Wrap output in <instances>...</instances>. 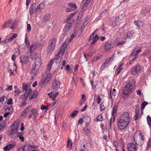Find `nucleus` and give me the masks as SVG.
<instances>
[{"label":"nucleus","mask_w":151,"mask_h":151,"mask_svg":"<svg viewBox=\"0 0 151 151\" xmlns=\"http://www.w3.org/2000/svg\"><path fill=\"white\" fill-rule=\"evenodd\" d=\"M31 106L30 105H29L26 107L24 110V111L26 112L27 113L29 112V111L31 109Z\"/></svg>","instance_id":"nucleus-46"},{"label":"nucleus","mask_w":151,"mask_h":151,"mask_svg":"<svg viewBox=\"0 0 151 151\" xmlns=\"http://www.w3.org/2000/svg\"><path fill=\"white\" fill-rule=\"evenodd\" d=\"M130 121L129 113L127 112H123L118 118V125L119 129H125L129 123Z\"/></svg>","instance_id":"nucleus-1"},{"label":"nucleus","mask_w":151,"mask_h":151,"mask_svg":"<svg viewBox=\"0 0 151 151\" xmlns=\"http://www.w3.org/2000/svg\"><path fill=\"white\" fill-rule=\"evenodd\" d=\"M36 9V4L35 3H33L31 5L29 10L30 13L31 14H33L35 12V9Z\"/></svg>","instance_id":"nucleus-22"},{"label":"nucleus","mask_w":151,"mask_h":151,"mask_svg":"<svg viewBox=\"0 0 151 151\" xmlns=\"http://www.w3.org/2000/svg\"><path fill=\"white\" fill-rule=\"evenodd\" d=\"M99 38H89L88 42H91V45L94 44L98 40Z\"/></svg>","instance_id":"nucleus-32"},{"label":"nucleus","mask_w":151,"mask_h":151,"mask_svg":"<svg viewBox=\"0 0 151 151\" xmlns=\"http://www.w3.org/2000/svg\"><path fill=\"white\" fill-rule=\"evenodd\" d=\"M151 147V138H150L148 140L147 142V150L148 148Z\"/></svg>","instance_id":"nucleus-48"},{"label":"nucleus","mask_w":151,"mask_h":151,"mask_svg":"<svg viewBox=\"0 0 151 151\" xmlns=\"http://www.w3.org/2000/svg\"><path fill=\"white\" fill-rule=\"evenodd\" d=\"M72 71V68L69 65H67V72L70 73Z\"/></svg>","instance_id":"nucleus-47"},{"label":"nucleus","mask_w":151,"mask_h":151,"mask_svg":"<svg viewBox=\"0 0 151 151\" xmlns=\"http://www.w3.org/2000/svg\"><path fill=\"white\" fill-rule=\"evenodd\" d=\"M56 41L57 40L56 38H52L50 40L49 44L56 46Z\"/></svg>","instance_id":"nucleus-31"},{"label":"nucleus","mask_w":151,"mask_h":151,"mask_svg":"<svg viewBox=\"0 0 151 151\" xmlns=\"http://www.w3.org/2000/svg\"><path fill=\"white\" fill-rule=\"evenodd\" d=\"M45 7L44 4L43 3H41L39 4L35 9V11L36 13L41 12L42 10Z\"/></svg>","instance_id":"nucleus-12"},{"label":"nucleus","mask_w":151,"mask_h":151,"mask_svg":"<svg viewBox=\"0 0 151 151\" xmlns=\"http://www.w3.org/2000/svg\"><path fill=\"white\" fill-rule=\"evenodd\" d=\"M70 15L68 16L67 19V29H68V30H69L72 27V24L73 20L72 18H71Z\"/></svg>","instance_id":"nucleus-13"},{"label":"nucleus","mask_w":151,"mask_h":151,"mask_svg":"<svg viewBox=\"0 0 151 151\" xmlns=\"http://www.w3.org/2000/svg\"><path fill=\"white\" fill-rule=\"evenodd\" d=\"M55 46L49 44L47 52L48 53H51L55 49Z\"/></svg>","instance_id":"nucleus-17"},{"label":"nucleus","mask_w":151,"mask_h":151,"mask_svg":"<svg viewBox=\"0 0 151 151\" xmlns=\"http://www.w3.org/2000/svg\"><path fill=\"white\" fill-rule=\"evenodd\" d=\"M13 40V38H8V39H6L4 40V41L3 40L2 41V42H3L4 43H5L6 44L11 42Z\"/></svg>","instance_id":"nucleus-45"},{"label":"nucleus","mask_w":151,"mask_h":151,"mask_svg":"<svg viewBox=\"0 0 151 151\" xmlns=\"http://www.w3.org/2000/svg\"><path fill=\"white\" fill-rule=\"evenodd\" d=\"M79 112V111L78 110H75L73 111L71 114V117L72 118L74 117L78 114Z\"/></svg>","instance_id":"nucleus-36"},{"label":"nucleus","mask_w":151,"mask_h":151,"mask_svg":"<svg viewBox=\"0 0 151 151\" xmlns=\"http://www.w3.org/2000/svg\"><path fill=\"white\" fill-rule=\"evenodd\" d=\"M117 20L116 18L113 17L111 19L110 22V24L112 26H115L117 24Z\"/></svg>","instance_id":"nucleus-19"},{"label":"nucleus","mask_w":151,"mask_h":151,"mask_svg":"<svg viewBox=\"0 0 151 151\" xmlns=\"http://www.w3.org/2000/svg\"><path fill=\"white\" fill-rule=\"evenodd\" d=\"M20 59L22 64L27 63L29 60V57L27 56H24L23 58H20Z\"/></svg>","instance_id":"nucleus-18"},{"label":"nucleus","mask_w":151,"mask_h":151,"mask_svg":"<svg viewBox=\"0 0 151 151\" xmlns=\"http://www.w3.org/2000/svg\"><path fill=\"white\" fill-rule=\"evenodd\" d=\"M58 92H56L55 94H53V98L52 99V101H55V98L58 94Z\"/></svg>","instance_id":"nucleus-59"},{"label":"nucleus","mask_w":151,"mask_h":151,"mask_svg":"<svg viewBox=\"0 0 151 151\" xmlns=\"http://www.w3.org/2000/svg\"><path fill=\"white\" fill-rule=\"evenodd\" d=\"M114 56H113L111 58H109L108 60H106L104 63V64L106 65L109 63L110 62H111L112 61H113V57Z\"/></svg>","instance_id":"nucleus-38"},{"label":"nucleus","mask_w":151,"mask_h":151,"mask_svg":"<svg viewBox=\"0 0 151 151\" xmlns=\"http://www.w3.org/2000/svg\"><path fill=\"white\" fill-rule=\"evenodd\" d=\"M30 148L27 144L26 145L23 146L22 148H19L18 150V151H30Z\"/></svg>","instance_id":"nucleus-15"},{"label":"nucleus","mask_w":151,"mask_h":151,"mask_svg":"<svg viewBox=\"0 0 151 151\" xmlns=\"http://www.w3.org/2000/svg\"><path fill=\"white\" fill-rule=\"evenodd\" d=\"M83 122V120L82 118H80L78 121V124H82Z\"/></svg>","instance_id":"nucleus-60"},{"label":"nucleus","mask_w":151,"mask_h":151,"mask_svg":"<svg viewBox=\"0 0 151 151\" xmlns=\"http://www.w3.org/2000/svg\"><path fill=\"white\" fill-rule=\"evenodd\" d=\"M101 100V99L100 98V95H98V96L97 98V103L98 104H99L100 103Z\"/></svg>","instance_id":"nucleus-57"},{"label":"nucleus","mask_w":151,"mask_h":151,"mask_svg":"<svg viewBox=\"0 0 151 151\" xmlns=\"http://www.w3.org/2000/svg\"><path fill=\"white\" fill-rule=\"evenodd\" d=\"M115 120V117L113 116V118H111V119H110V123H109V129H111V124L112 123H114V121Z\"/></svg>","instance_id":"nucleus-42"},{"label":"nucleus","mask_w":151,"mask_h":151,"mask_svg":"<svg viewBox=\"0 0 151 151\" xmlns=\"http://www.w3.org/2000/svg\"><path fill=\"white\" fill-rule=\"evenodd\" d=\"M128 83L127 84L123 90L122 96L124 98H126L132 92V89L133 88L135 84V81L131 78H129Z\"/></svg>","instance_id":"nucleus-2"},{"label":"nucleus","mask_w":151,"mask_h":151,"mask_svg":"<svg viewBox=\"0 0 151 151\" xmlns=\"http://www.w3.org/2000/svg\"><path fill=\"white\" fill-rule=\"evenodd\" d=\"M28 85L26 83H23L22 85V88L23 90L22 92L24 93L23 94L24 97L25 98V99L27 100L29 94H30L32 91L30 88H28Z\"/></svg>","instance_id":"nucleus-7"},{"label":"nucleus","mask_w":151,"mask_h":151,"mask_svg":"<svg viewBox=\"0 0 151 151\" xmlns=\"http://www.w3.org/2000/svg\"><path fill=\"white\" fill-rule=\"evenodd\" d=\"M50 14H47L45 15L43 18V21L46 23L49 21L50 19Z\"/></svg>","instance_id":"nucleus-16"},{"label":"nucleus","mask_w":151,"mask_h":151,"mask_svg":"<svg viewBox=\"0 0 151 151\" xmlns=\"http://www.w3.org/2000/svg\"><path fill=\"white\" fill-rule=\"evenodd\" d=\"M106 107L104 103V102H102L100 105V110L101 111H102L104 110Z\"/></svg>","instance_id":"nucleus-34"},{"label":"nucleus","mask_w":151,"mask_h":151,"mask_svg":"<svg viewBox=\"0 0 151 151\" xmlns=\"http://www.w3.org/2000/svg\"><path fill=\"white\" fill-rule=\"evenodd\" d=\"M93 81H91V83L92 86V87L93 89H94L96 88V86L97 84V82H95L94 83H93Z\"/></svg>","instance_id":"nucleus-51"},{"label":"nucleus","mask_w":151,"mask_h":151,"mask_svg":"<svg viewBox=\"0 0 151 151\" xmlns=\"http://www.w3.org/2000/svg\"><path fill=\"white\" fill-rule=\"evenodd\" d=\"M16 95H18L20 93V90L18 89H15L14 91Z\"/></svg>","instance_id":"nucleus-64"},{"label":"nucleus","mask_w":151,"mask_h":151,"mask_svg":"<svg viewBox=\"0 0 151 151\" xmlns=\"http://www.w3.org/2000/svg\"><path fill=\"white\" fill-rule=\"evenodd\" d=\"M134 23L138 27H142L143 26L144 24L143 22L142 21H135L134 22Z\"/></svg>","instance_id":"nucleus-26"},{"label":"nucleus","mask_w":151,"mask_h":151,"mask_svg":"<svg viewBox=\"0 0 151 151\" xmlns=\"http://www.w3.org/2000/svg\"><path fill=\"white\" fill-rule=\"evenodd\" d=\"M137 146L133 143L130 142L127 145L128 151H137Z\"/></svg>","instance_id":"nucleus-8"},{"label":"nucleus","mask_w":151,"mask_h":151,"mask_svg":"<svg viewBox=\"0 0 151 151\" xmlns=\"http://www.w3.org/2000/svg\"><path fill=\"white\" fill-rule=\"evenodd\" d=\"M31 112L32 113V115L34 116V119H36V116L38 114V111L37 110L35 109L34 108H33L31 109Z\"/></svg>","instance_id":"nucleus-25"},{"label":"nucleus","mask_w":151,"mask_h":151,"mask_svg":"<svg viewBox=\"0 0 151 151\" xmlns=\"http://www.w3.org/2000/svg\"><path fill=\"white\" fill-rule=\"evenodd\" d=\"M12 22L11 20H9L6 22L3 25V27L5 28L9 27L10 24Z\"/></svg>","instance_id":"nucleus-35"},{"label":"nucleus","mask_w":151,"mask_h":151,"mask_svg":"<svg viewBox=\"0 0 151 151\" xmlns=\"http://www.w3.org/2000/svg\"><path fill=\"white\" fill-rule=\"evenodd\" d=\"M114 46V45L113 43L108 41L104 46V48L106 50H108L113 48Z\"/></svg>","instance_id":"nucleus-14"},{"label":"nucleus","mask_w":151,"mask_h":151,"mask_svg":"<svg viewBox=\"0 0 151 151\" xmlns=\"http://www.w3.org/2000/svg\"><path fill=\"white\" fill-rule=\"evenodd\" d=\"M147 121L149 127H151V118L149 116H148L147 118Z\"/></svg>","instance_id":"nucleus-37"},{"label":"nucleus","mask_w":151,"mask_h":151,"mask_svg":"<svg viewBox=\"0 0 151 151\" xmlns=\"http://www.w3.org/2000/svg\"><path fill=\"white\" fill-rule=\"evenodd\" d=\"M27 113L24 110L22 112L21 114V116L22 117L24 118L25 117V116H26V114Z\"/></svg>","instance_id":"nucleus-54"},{"label":"nucleus","mask_w":151,"mask_h":151,"mask_svg":"<svg viewBox=\"0 0 151 151\" xmlns=\"http://www.w3.org/2000/svg\"><path fill=\"white\" fill-rule=\"evenodd\" d=\"M31 54L29 56L30 58L32 60H34L37 58H40L39 57L38 54L35 52H30Z\"/></svg>","instance_id":"nucleus-20"},{"label":"nucleus","mask_w":151,"mask_h":151,"mask_svg":"<svg viewBox=\"0 0 151 151\" xmlns=\"http://www.w3.org/2000/svg\"><path fill=\"white\" fill-rule=\"evenodd\" d=\"M12 85L7 86V87L6 88L7 91H11L12 90Z\"/></svg>","instance_id":"nucleus-61"},{"label":"nucleus","mask_w":151,"mask_h":151,"mask_svg":"<svg viewBox=\"0 0 151 151\" xmlns=\"http://www.w3.org/2000/svg\"><path fill=\"white\" fill-rule=\"evenodd\" d=\"M13 103L12 99V98L9 99L7 102V104H8L11 105Z\"/></svg>","instance_id":"nucleus-55"},{"label":"nucleus","mask_w":151,"mask_h":151,"mask_svg":"<svg viewBox=\"0 0 151 151\" xmlns=\"http://www.w3.org/2000/svg\"><path fill=\"white\" fill-rule=\"evenodd\" d=\"M73 143L72 142V140L68 138V139L67 147L70 150L72 148Z\"/></svg>","instance_id":"nucleus-24"},{"label":"nucleus","mask_w":151,"mask_h":151,"mask_svg":"<svg viewBox=\"0 0 151 151\" xmlns=\"http://www.w3.org/2000/svg\"><path fill=\"white\" fill-rule=\"evenodd\" d=\"M13 145L12 144H9L7 145L4 148L5 151H7V150H9L12 149L13 148Z\"/></svg>","instance_id":"nucleus-27"},{"label":"nucleus","mask_w":151,"mask_h":151,"mask_svg":"<svg viewBox=\"0 0 151 151\" xmlns=\"http://www.w3.org/2000/svg\"><path fill=\"white\" fill-rule=\"evenodd\" d=\"M98 29H96L90 35V38H94V36H95V35L96 32H98Z\"/></svg>","instance_id":"nucleus-53"},{"label":"nucleus","mask_w":151,"mask_h":151,"mask_svg":"<svg viewBox=\"0 0 151 151\" xmlns=\"http://www.w3.org/2000/svg\"><path fill=\"white\" fill-rule=\"evenodd\" d=\"M25 42L26 45H27V46H29L30 43L28 38H25Z\"/></svg>","instance_id":"nucleus-56"},{"label":"nucleus","mask_w":151,"mask_h":151,"mask_svg":"<svg viewBox=\"0 0 151 151\" xmlns=\"http://www.w3.org/2000/svg\"><path fill=\"white\" fill-rule=\"evenodd\" d=\"M72 79L74 82L76 84L78 80L77 76L76 75H73Z\"/></svg>","instance_id":"nucleus-44"},{"label":"nucleus","mask_w":151,"mask_h":151,"mask_svg":"<svg viewBox=\"0 0 151 151\" xmlns=\"http://www.w3.org/2000/svg\"><path fill=\"white\" fill-rule=\"evenodd\" d=\"M65 43L66 42L65 41L64 42V43L62 44L61 47L57 50L55 53V58L53 59H52L48 62V64L51 61L52 66L54 60H55V62L56 64L59 63L61 60L62 56L64 54L66 50V44H65Z\"/></svg>","instance_id":"nucleus-3"},{"label":"nucleus","mask_w":151,"mask_h":151,"mask_svg":"<svg viewBox=\"0 0 151 151\" xmlns=\"http://www.w3.org/2000/svg\"><path fill=\"white\" fill-rule=\"evenodd\" d=\"M36 47V45L35 43H32L30 47V49L29 50V52H31L32 51L34 50L35 49Z\"/></svg>","instance_id":"nucleus-29"},{"label":"nucleus","mask_w":151,"mask_h":151,"mask_svg":"<svg viewBox=\"0 0 151 151\" xmlns=\"http://www.w3.org/2000/svg\"><path fill=\"white\" fill-rule=\"evenodd\" d=\"M148 104V103L145 101H144L141 104V110H142L145 108V106Z\"/></svg>","instance_id":"nucleus-43"},{"label":"nucleus","mask_w":151,"mask_h":151,"mask_svg":"<svg viewBox=\"0 0 151 151\" xmlns=\"http://www.w3.org/2000/svg\"><path fill=\"white\" fill-rule=\"evenodd\" d=\"M68 8H67V12H70L76 10L77 6L75 4L70 3L68 4Z\"/></svg>","instance_id":"nucleus-11"},{"label":"nucleus","mask_w":151,"mask_h":151,"mask_svg":"<svg viewBox=\"0 0 151 151\" xmlns=\"http://www.w3.org/2000/svg\"><path fill=\"white\" fill-rule=\"evenodd\" d=\"M103 120V117L101 114H99L98 116H96L95 118V120L96 122L102 121Z\"/></svg>","instance_id":"nucleus-30"},{"label":"nucleus","mask_w":151,"mask_h":151,"mask_svg":"<svg viewBox=\"0 0 151 151\" xmlns=\"http://www.w3.org/2000/svg\"><path fill=\"white\" fill-rule=\"evenodd\" d=\"M60 82L56 80H55L54 82L52 84V88L55 90L57 91L60 88Z\"/></svg>","instance_id":"nucleus-9"},{"label":"nucleus","mask_w":151,"mask_h":151,"mask_svg":"<svg viewBox=\"0 0 151 151\" xmlns=\"http://www.w3.org/2000/svg\"><path fill=\"white\" fill-rule=\"evenodd\" d=\"M5 98L6 97L5 96H2V97L0 99V102H1L3 104Z\"/></svg>","instance_id":"nucleus-63"},{"label":"nucleus","mask_w":151,"mask_h":151,"mask_svg":"<svg viewBox=\"0 0 151 151\" xmlns=\"http://www.w3.org/2000/svg\"><path fill=\"white\" fill-rule=\"evenodd\" d=\"M16 23L14 22L12 24L10 28L12 29H14L16 26Z\"/></svg>","instance_id":"nucleus-58"},{"label":"nucleus","mask_w":151,"mask_h":151,"mask_svg":"<svg viewBox=\"0 0 151 151\" xmlns=\"http://www.w3.org/2000/svg\"><path fill=\"white\" fill-rule=\"evenodd\" d=\"M96 52V50H93L92 52L90 51L89 52V53H88L86 55L85 54H84V56L85 58H86V61H87V59H86L87 58H88V57H91L92 55L95 53Z\"/></svg>","instance_id":"nucleus-23"},{"label":"nucleus","mask_w":151,"mask_h":151,"mask_svg":"<svg viewBox=\"0 0 151 151\" xmlns=\"http://www.w3.org/2000/svg\"><path fill=\"white\" fill-rule=\"evenodd\" d=\"M149 12V8L146 7H143L142 11V12L144 14L148 13Z\"/></svg>","instance_id":"nucleus-33"},{"label":"nucleus","mask_w":151,"mask_h":151,"mask_svg":"<svg viewBox=\"0 0 151 151\" xmlns=\"http://www.w3.org/2000/svg\"><path fill=\"white\" fill-rule=\"evenodd\" d=\"M107 12V10L106 9L103 12H101V13L100 17H102L104 16L105 15V14L106 12Z\"/></svg>","instance_id":"nucleus-62"},{"label":"nucleus","mask_w":151,"mask_h":151,"mask_svg":"<svg viewBox=\"0 0 151 151\" xmlns=\"http://www.w3.org/2000/svg\"><path fill=\"white\" fill-rule=\"evenodd\" d=\"M126 42V41L125 40L122 41L118 43L116 45L117 46H119V45H123Z\"/></svg>","instance_id":"nucleus-52"},{"label":"nucleus","mask_w":151,"mask_h":151,"mask_svg":"<svg viewBox=\"0 0 151 151\" xmlns=\"http://www.w3.org/2000/svg\"><path fill=\"white\" fill-rule=\"evenodd\" d=\"M61 69L66 70V61L65 60L63 61L62 66L61 68Z\"/></svg>","instance_id":"nucleus-50"},{"label":"nucleus","mask_w":151,"mask_h":151,"mask_svg":"<svg viewBox=\"0 0 151 151\" xmlns=\"http://www.w3.org/2000/svg\"><path fill=\"white\" fill-rule=\"evenodd\" d=\"M124 36H126L127 38H131L134 37V32L132 31L128 32L127 33L124 34Z\"/></svg>","instance_id":"nucleus-21"},{"label":"nucleus","mask_w":151,"mask_h":151,"mask_svg":"<svg viewBox=\"0 0 151 151\" xmlns=\"http://www.w3.org/2000/svg\"><path fill=\"white\" fill-rule=\"evenodd\" d=\"M13 126L14 127L16 126V127H15L16 129H11V131L12 132H13L14 130H15V131H17V130H18V128H19V126L18 125V124L17 123H14L13 124Z\"/></svg>","instance_id":"nucleus-41"},{"label":"nucleus","mask_w":151,"mask_h":151,"mask_svg":"<svg viewBox=\"0 0 151 151\" xmlns=\"http://www.w3.org/2000/svg\"><path fill=\"white\" fill-rule=\"evenodd\" d=\"M28 146L29 147L31 148H36L37 147V146H35L33 143H29L27 144Z\"/></svg>","instance_id":"nucleus-39"},{"label":"nucleus","mask_w":151,"mask_h":151,"mask_svg":"<svg viewBox=\"0 0 151 151\" xmlns=\"http://www.w3.org/2000/svg\"><path fill=\"white\" fill-rule=\"evenodd\" d=\"M37 92L36 91H34L32 93V96L30 95L29 96V99H32L35 98L37 96Z\"/></svg>","instance_id":"nucleus-28"},{"label":"nucleus","mask_w":151,"mask_h":151,"mask_svg":"<svg viewBox=\"0 0 151 151\" xmlns=\"http://www.w3.org/2000/svg\"><path fill=\"white\" fill-rule=\"evenodd\" d=\"M145 138L144 135L141 132H136L134 135V140L135 143L139 146L142 145L144 143Z\"/></svg>","instance_id":"nucleus-6"},{"label":"nucleus","mask_w":151,"mask_h":151,"mask_svg":"<svg viewBox=\"0 0 151 151\" xmlns=\"http://www.w3.org/2000/svg\"><path fill=\"white\" fill-rule=\"evenodd\" d=\"M141 67L139 66H136L133 67L131 70V73L134 75H136L139 73L141 71Z\"/></svg>","instance_id":"nucleus-10"},{"label":"nucleus","mask_w":151,"mask_h":151,"mask_svg":"<svg viewBox=\"0 0 151 151\" xmlns=\"http://www.w3.org/2000/svg\"><path fill=\"white\" fill-rule=\"evenodd\" d=\"M117 109V106L116 105H115L114 106L113 108V110L112 111V115H113L114 114H116V110Z\"/></svg>","instance_id":"nucleus-40"},{"label":"nucleus","mask_w":151,"mask_h":151,"mask_svg":"<svg viewBox=\"0 0 151 151\" xmlns=\"http://www.w3.org/2000/svg\"><path fill=\"white\" fill-rule=\"evenodd\" d=\"M52 65L51 61L47 64L46 69L45 73L43 75V78L42 79L40 83V85L41 86L42 85L46 82H48L50 81V78L51 77L52 74L50 72V71L52 68Z\"/></svg>","instance_id":"nucleus-4"},{"label":"nucleus","mask_w":151,"mask_h":151,"mask_svg":"<svg viewBox=\"0 0 151 151\" xmlns=\"http://www.w3.org/2000/svg\"><path fill=\"white\" fill-rule=\"evenodd\" d=\"M84 131L86 135H88L90 134V130L87 128H85L84 129Z\"/></svg>","instance_id":"nucleus-49"},{"label":"nucleus","mask_w":151,"mask_h":151,"mask_svg":"<svg viewBox=\"0 0 151 151\" xmlns=\"http://www.w3.org/2000/svg\"><path fill=\"white\" fill-rule=\"evenodd\" d=\"M41 63L42 60L40 57L37 58L35 59L31 71L32 74L35 75L37 73L41 65Z\"/></svg>","instance_id":"nucleus-5"}]
</instances>
